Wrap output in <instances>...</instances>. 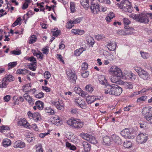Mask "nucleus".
Returning a JSON list of instances; mask_svg holds the SVG:
<instances>
[{
  "instance_id": "1",
  "label": "nucleus",
  "mask_w": 152,
  "mask_h": 152,
  "mask_svg": "<svg viewBox=\"0 0 152 152\" xmlns=\"http://www.w3.org/2000/svg\"><path fill=\"white\" fill-rule=\"evenodd\" d=\"M104 91L106 94L119 96L122 92V89L121 87L116 85H107L105 87Z\"/></svg>"
},
{
  "instance_id": "2",
  "label": "nucleus",
  "mask_w": 152,
  "mask_h": 152,
  "mask_svg": "<svg viewBox=\"0 0 152 152\" xmlns=\"http://www.w3.org/2000/svg\"><path fill=\"white\" fill-rule=\"evenodd\" d=\"M110 71L112 74L111 78V82L113 83L119 84L121 78H122V77L121 70L116 66H113L110 69Z\"/></svg>"
},
{
  "instance_id": "3",
  "label": "nucleus",
  "mask_w": 152,
  "mask_h": 152,
  "mask_svg": "<svg viewBox=\"0 0 152 152\" xmlns=\"http://www.w3.org/2000/svg\"><path fill=\"white\" fill-rule=\"evenodd\" d=\"M148 15L143 13L134 14H132L130 17L137 21L144 23H147L149 21L147 16Z\"/></svg>"
},
{
  "instance_id": "4",
  "label": "nucleus",
  "mask_w": 152,
  "mask_h": 152,
  "mask_svg": "<svg viewBox=\"0 0 152 152\" xmlns=\"http://www.w3.org/2000/svg\"><path fill=\"white\" fill-rule=\"evenodd\" d=\"M142 113L148 122L152 124V107L147 106L142 109Z\"/></svg>"
},
{
  "instance_id": "5",
  "label": "nucleus",
  "mask_w": 152,
  "mask_h": 152,
  "mask_svg": "<svg viewBox=\"0 0 152 152\" xmlns=\"http://www.w3.org/2000/svg\"><path fill=\"white\" fill-rule=\"evenodd\" d=\"M117 5L121 9H122L124 12L131 13L132 12L133 8L129 1L125 0L122 1L120 4H117Z\"/></svg>"
},
{
  "instance_id": "6",
  "label": "nucleus",
  "mask_w": 152,
  "mask_h": 152,
  "mask_svg": "<svg viewBox=\"0 0 152 152\" xmlns=\"http://www.w3.org/2000/svg\"><path fill=\"white\" fill-rule=\"evenodd\" d=\"M66 123L68 125L76 129H80L83 126V124L80 120L76 119L73 118L68 119Z\"/></svg>"
},
{
  "instance_id": "7",
  "label": "nucleus",
  "mask_w": 152,
  "mask_h": 152,
  "mask_svg": "<svg viewBox=\"0 0 152 152\" xmlns=\"http://www.w3.org/2000/svg\"><path fill=\"white\" fill-rule=\"evenodd\" d=\"M14 77L12 75H6L2 81V84H0V88H6L9 83L14 81Z\"/></svg>"
},
{
  "instance_id": "8",
  "label": "nucleus",
  "mask_w": 152,
  "mask_h": 152,
  "mask_svg": "<svg viewBox=\"0 0 152 152\" xmlns=\"http://www.w3.org/2000/svg\"><path fill=\"white\" fill-rule=\"evenodd\" d=\"M66 73L70 81L74 84L75 83L77 77L75 72L71 69H69L66 70Z\"/></svg>"
},
{
  "instance_id": "9",
  "label": "nucleus",
  "mask_w": 152,
  "mask_h": 152,
  "mask_svg": "<svg viewBox=\"0 0 152 152\" xmlns=\"http://www.w3.org/2000/svg\"><path fill=\"white\" fill-rule=\"evenodd\" d=\"M80 136L83 138L88 141L90 143L95 144L97 143V141L96 138L91 135H90L87 134L81 133Z\"/></svg>"
},
{
  "instance_id": "10",
  "label": "nucleus",
  "mask_w": 152,
  "mask_h": 152,
  "mask_svg": "<svg viewBox=\"0 0 152 152\" xmlns=\"http://www.w3.org/2000/svg\"><path fill=\"white\" fill-rule=\"evenodd\" d=\"M136 77V76L133 74L131 71H126L124 73L122 72V78L123 79L131 80L132 81L134 80Z\"/></svg>"
},
{
  "instance_id": "11",
  "label": "nucleus",
  "mask_w": 152,
  "mask_h": 152,
  "mask_svg": "<svg viewBox=\"0 0 152 152\" xmlns=\"http://www.w3.org/2000/svg\"><path fill=\"white\" fill-rule=\"evenodd\" d=\"M132 129L130 128H125L121 132V135L125 138H131L132 137Z\"/></svg>"
},
{
  "instance_id": "12",
  "label": "nucleus",
  "mask_w": 152,
  "mask_h": 152,
  "mask_svg": "<svg viewBox=\"0 0 152 152\" xmlns=\"http://www.w3.org/2000/svg\"><path fill=\"white\" fill-rule=\"evenodd\" d=\"M27 114L30 118L33 119L36 122L40 120L41 119L40 115L38 113H32L31 111H29Z\"/></svg>"
},
{
  "instance_id": "13",
  "label": "nucleus",
  "mask_w": 152,
  "mask_h": 152,
  "mask_svg": "<svg viewBox=\"0 0 152 152\" xmlns=\"http://www.w3.org/2000/svg\"><path fill=\"white\" fill-rule=\"evenodd\" d=\"M75 102L76 105L82 109H85L86 107L84 101L80 97L75 98Z\"/></svg>"
},
{
  "instance_id": "14",
  "label": "nucleus",
  "mask_w": 152,
  "mask_h": 152,
  "mask_svg": "<svg viewBox=\"0 0 152 152\" xmlns=\"http://www.w3.org/2000/svg\"><path fill=\"white\" fill-rule=\"evenodd\" d=\"M148 137L146 134H144L142 133L140 134L137 136V141L140 144L144 143L147 140Z\"/></svg>"
},
{
  "instance_id": "15",
  "label": "nucleus",
  "mask_w": 152,
  "mask_h": 152,
  "mask_svg": "<svg viewBox=\"0 0 152 152\" xmlns=\"http://www.w3.org/2000/svg\"><path fill=\"white\" fill-rule=\"evenodd\" d=\"M126 29L125 31L123 30H119L117 31V33L120 35H131L133 34V32L131 31L129 32H128V31L134 30V28L132 27H129L128 29Z\"/></svg>"
},
{
  "instance_id": "16",
  "label": "nucleus",
  "mask_w": 152,
  "mask_h": 152,
  "mask_svg": "<svg viewBox=\"0 0 152 152\" xmlns=\"http://www.w3.org/2000/svg\"><path fill=\"white\" fill-rule=\"evenodd\" d=\"M18 124L19 126H23L26 128H30L31 126L29 125V123L27 121L26 119L21 118L18 122Z\"/></svg>"
},
{
  "instance_id": "17",
  "label": "nucleus",
  "mask_w": 152,
  "mask_h": 152,
  "mask_svg": "<svg viewBox=\"0 0 152 152\" xmlns=\"http://www.w3.org/2000/svg\"><path fill=\"white\" fill-rule=\"evenodd\" d=\"M91 6H90V8L92 12L94 14H96L97 12L100 11V7H99V4H97L93 2H91Z\"/></svg>"
},
{
  "instance_id": "18",
  "label": "nucleus",
  "mask_w": 152,
  "mask_h": 152,
  "mask_svg": "<svg viewBox=\"0 0 152 152\" xmlns=\"http://www.w3.org/2000/svg\"><path fill=\"white\" fill-rule=\"evenodd\" d=\"M25 146V143L20 140L15 141L13 144V147L15 148H24Z\"/></svg>"
},
{
  "instance_id": "19",
  "label": "nucleus",
  "mask_w": 152,
  "mask_h": 152,
  "mask_svg": "<svg viewBox=\"0 0 152 152\" xmlns=\"http://www.w3.org/2000/svg\"><path fill=\"white\" fill-rule=\"evenodd\" d=\"M23 96L30 105L34 104V99L27 93L24 94Z\"/></svg>"
},
{
  "instance_id": "20",
  "label": "nucleus",
  "mask_w": 152,
  "mask_h": 152,
  "mask_svg": "<svg viewBox=\"0 0 152 152\" xmlns=\"http://www.w3.org/2000/svg\"><path fill=\"white\" fill-rule=\"evenodd\" d=\"M139 75L141 78L144 80H147L149 79L150 77V76L148 73L144 69H143L141 72L139 74Z\"/></svg>"
},
{
  "instance_id": "21",
  "label": "nucleus",
  "mask_w": 152,
  "mask_h": 152,
  "mask_svg": "<svg viewBox=\"0 0 152 152\" xmlns=\"http://www.w3.org/2000/svg\"><path fill=\"white\" fill-rule=\"evenodd\" d=\"M81 145L83 147L85 152H88L90 150L91 145L87 142H83L82 143Z\"/></svg>"
},
{
  "instance_id": "22",
  "label": "nucleus",
  "mask_w": 152,
  "mask_h": 152,
  "mask_svg": "<svg viewBox=\"0 0 152 152\" xmlns=\"http://www.w3.org/2000/svg\"><path fill=\"white\" fill-rule=\"evenodd\" d=\"M107 48L110 51H113L116 48V43L115 42L114 43L111 42H108L107 45Z\"/></svg>"
},
{
  "instance_id": "23",
  "label": "nucleus",
  "mask_w": 152,
  "mask_h": 152,
  "mask_svg": "<svg viewBox=\"0 0 152 152\" xmlns=\"http://www.w3.org/2000/svg\"><path fill=\"white\" fill-rule=\"evenodd\" d=\"M99 80L101 84L105 86L107 85H109L107 82V80L106 79L105 77L103 75H101L99 76Z\"/></svg>"
},
{
  "instance_id": "24",
  "label": "nucleus",
  "mask_w": 152,
  "mask_h": 152,
  "mask_svg": "<svg viewBox=\"0 0 152 152\" xmlns=\"http://www.w3.org/2000/svg\"><path fill=\"white\" fill-rule=\"evenodd\" d=\"M54 104L58 110H62L64 109V104L62 102L59 101L56 102L54 103Z\"/></svg>"
},
{
  "instance_id": "25",
  "label": "nucleus",
  "mask_w": 152,
  "mask_h": 152,
  "mask_svg": "<svg viewBox=\"0 0 152 152\" xmlns=\"http://www.w3.org/2000/svg\"><path fill=\"white\" fill-rule=\"evenodd\" d=\"M3 145L5 147H7L11 144V141L8 139H5L3 140L2 142Z\"/></svg>"
},
{
  "instance_id": "26",
  "label": "nucleus",
  "mask_w": 152,
  "mask_h": 152,
  "mask_svg": "<svg viewBox=\"0 0 152 152\" xmlns=\"http://www.w3.org/2000/svg\"><path fill=\"white\" fill-rule=\"evenodd\" d=\"M35 105L39 110L43 109L44 106V103L40 101H37L35 103Z\"/></svg>"
},
{
  "instance_id": "27",
  "label": "nucleus",
  "mask_w": 152,
  "mask_h": 152,
  "mask_svg": "<svg viewBox=\"0 0 152 152\" xmlns=\"http://www.w3.org/2000/svg\"><path fill=\"white\" fill-rule=\"evenodd\" d=\"M114 142L118 144H121L122 142L121 139L118 136L116 135H113L112 137Z\"/></svg>"
},
{
  "instance_id": "28",
  "label": "nucleus",
  "mask_w": 152,
  "mask_h": 152,
  "mask_svg": "<svg viewBox=\"0 0 152 152\" xmlns=\"http://www.w3.org/2000/svg\"><path fill=\"white\" fill-rule=\"evenodd\" d=\"M85 48H83V47L77 49L75 51L74 54L76 56H79L85 50Z\"/></svg>"
},
{
  "instance_id": "29",
  "label": "nucleus",
  "mask_w": 152,
  "mask_h": 152,
  "mask_svg": "<svg viewBox=\"0 0 152 152\" xmlns=\"http://www.w3.org/2000/svg\"><path fill=\"white\" fill-rule=\"evenodd\" d=\"M123 22L124 26V28L125 29H128V25L130 23V20L127 18H124L123 19Z\"/></svg>"
},
{
  "instance_id": "30",
  "label": "nucleus",
  "mask_w": 152,
  "mask_h": 152,
  "mask_svg": "<svg viewBox=\"0 0 152 152\" xmlns=\"http://www.w3.org/2000/svg\"><path fill=\"white\" fill-rule=\"evenodd\" d=\"M31 87L30 84H26L23 86L22 90L23 91L26 93L27 92L29 91V89Z\"/></svg>"
},
{
  "instance_id": "31",
  "label": "nucleus",
  "mask_w": 152,
  "mask_h": 152,
  "mask_svg": "<svg viewBox=\"0 0 152 152\" xmlns=\"http://www.w3.org/2000/svg\"><path fill=\"white\" fill-rule=\"evenodd\" d=\"M29 71L26 69H19L17 71V73L19 74H22L25 75L26 73H29Z\"/></svg>"
},
{
  "instance_id": "32",
  "label": "nucleus",
  "mask_w": 152,
  "mask_h": 152,
  "mask_svg": "<svg viewBox=\"0 0 152 152\" xmlns=\"http://www.w3.org/2000/svg\"><path fill=\"white\" fill-rule=\"evenodd\" d=\"M37 39V38L35 35H33L31 36L29 40L28 41V43L30 44H33L35 43Z\"/></svg>"
},
{
  "instance_id": "33",
  "label": "nucleus",
  "mask_w": 152,
  "mask_h": 152,
  "mask_svg": "<svg viewBox=\"0 0 152 152\" xmlns=\"http://www.w3.org/2000/svg\"><path fill=\"white\" fill-rule=\"evenodd\" d=\"M86 40L87 41L88 43L91 45H93L94 44V40L93 38L91 37H87L86 38Z\"/></svg>"
},
{
  "instance_id": "34",
  "label": "nucleus",
  "mask_w": 152,
  "mask_h": 152,
  "mask_svg": "<svg viewBox=\"0 0 152 152\" xmlns=\"http://www.w3.org/2000/svg\"><path fill=\"white\" fill-rule=\"evenodd\" d=\"M94 97L93 96H88L86 99V102L88 104H91L94 102Z\"/></svg>"
},
{
  "instance_id": "35",
  "label": "nucleus",
  "mask_w": 152,
  "mask_h": 152,
  "mask_svg": "<svg viewBox=\"0 0 152 152\" xmlns=\"http://www.w3.org/2000/svg\"><path fill=\"white\" fill-rule=\"evenodd\" d=\"M124 85L126 89H132L133 87V83L131 82H125Z\"/></svg>"
},
{
  "instance_id": "36",
  "label": "nucleus",
  "mask_w": 152,
  "mask_h": 152,
  "mask_svg": "<svg viewBox=\"0 0 152 152\" xmlns=\"http://www.w3.org/2000/svg\"><path fill=\"white\" fill-rule=\"evenodd\" d=\"M25 58L27 60L32 62V63H33V64H36L37 63L36 59L33 56H31L30 57H26Z\"/></svg>"
},
{
  "instance_id": "37",
  "label": "nucleus",
  "mask_w": 152,
  "mask_h": 152,
  "mask_svg": "<svg viewBox=\"0 0 152 152\" xmlns=\"http://www.w3.org/2000/svg\"><path fill=\"white\" fill-rule=\"evenodd\" d=\"M21 19L20 17L18 18L17 20L14 22L12 25V27H14L18 24L20 25L21 23H20Z\"/></svg>"
},
{
  "instance_id": "38",
  "label": "nucleus",
  "mask_w": 152,
  "mask_h": 152,
  "mask_svg": "<svg viewBox=\"0 0 152 152\" xmlns=\"http://www.w3.org/2000/svg\"><path fill=\"white\" fill-rule=\"evenodd\" d=\"M36 152H43L42 144H39L36 146Z\"/></svg>"
},
{
  "instance_id": "39",
  "label": "nucleus",
  "mask_w": 152,
  "mask_h": 152,
  "mask_svg": "<svg viewBox=\"0 0 152 152\" xmlns=\"http://www.w3.org/2000/svg\"><path fill=\"white\" fill-rule=\"evenodd\" d=\"M103 140L104 143L103 144H108L110 142V139L108 137L106 136L104 137Z\"/></svg>"
},
{
  "instance_id": "40",
  "label": "nucleus",
  "mask_w": 152,
  "mask_h": 152,
  "mask_svg": "<svg viewBox=\"0 0 152 152\" xmlns=\"http://www.w3.org/2000/svg\"><path fill=\"white\" fill-rule=\"evenodd\" d=\"M17 64V62L16 61L11 62L9 63L8 64L9 69L15 67Z\"/></svg>"
},
{
  "instance_id": "41",
  "label": "nucleus",
  "mask_w": 152,
  "mask_h": 152,
  "mask_svg": "<svg viewBox=\"0 0 152 152\" xmlns=\"http://www.w3.org/2000/svg\"><path fill=\"white\" fill-rule=\"evenodd\" d=\"M86 91L88 92H92L94 90L92 86L91 85H87L85 87Z\"/></svg>"
},
{
  "instance_id": "42",
  "label": "nucleus",
  "mask_w": 152,
  "mask_h": 152,
  "mask_svg": "<svg viewBox=\"0 0 152 152\" xmlns=\"http://www.w3.org/2000/svg\"><path fill=\"white\" fill-rule=\"evenodd\" d=\"M45 111L47 113L50 114L51 115L53 114L54 113V110L50 107H47L45 109Z\"/></svg>"
},
{
  "instance_id": "43",
  "label": "nucleus",
  "mask_w": 152,
  "mask_h": 152,
  "mask_svg": "<svg viewBox=\"0 0 152 152\" xmlns=\"http://www.w3.org/2000/svg\"><path fill=\"white\" fill-rule=\"evenodd\" d=\"M10 129V128L8 126H0V132H4L5 130H9Z\"/></svg>"
},
{
  "instance_id": "44",
  "label": "nucleus",
  "mask_w": 152,
  "mask_h": 152,
  "mask_svg": "<svg viewBox=\"0 0 152 152\" xmlns=\"http://www.w3.org/2000/svg\"><path fill=\"white\" fill-rule=\"evenodd\" d=\"M74 26V24L73 22V21L72 20H70L67 23V24L66 25V27L68 29H70L72 28Z\"/></svg>"
},
{
  "instance_id": "45",
  "label": "nucleus",
  "mask_w": 152,
  "mask_h": 152,
  "mask_svg": "<svg viewBox=\"0 0 152 152\" xmlns=\"http://www.w3.org/2000/svg\"><path fill=\"white\" fill-rule=\"evenodd\" d=\"M140 53L141 56L144 59H147L149 57L148 54L147 53L140 51Z\"/></svg>"
},
{
  "instance_id": "46",
  "label": "nucleus",
  "mask_w": 152,
  "mask_h": 152,
  "mask_svg": "<svg viewBox=\"0 0 152 152\" xmlns=\"http://www.w3.org/2000/svg\"><path fill=\"white\" fill-rule=\"evenodd\" d=\"M124 146L126 148H129L131 147L132 143L130 141L124 142Z\"/></svg>"
},
{
  "instance_id": "47",
  "label": "nucleus",
  "mask_w": 152,
  "mask_h": 152,
  "mask_svg": "<svg viewBox=\"0 0 152 152\" xmlns=\"http://www.w3.org/2000/svg\"><path fill=\"white\" fill-rule=\"evenodd\" d=\"M70 9L71 12L74 13L75 11V7L74 3H70Z\"/></svg>"
},
{
  "instance_id": "48",
  "label": "nucleus",
  "mask_w": 152,
  "mask_h": 152,
  "mask_svg": "<svg viewBox=\"0 0 152 152\" xmlns=\"http://www.w3.org/2000/svg\"><path fill=\"white\" fill-rule=\"evenodd\" d=\"M35 97L38 99L43 98L44 96V94L42 92H40L37 94L35 95Z\"/></svg>"
},
{
  "instance_id": "49",
  "label": "nucleus",
  "mask_w": 152,
  "mask_h": 152,
  "mask_svg": "<svg viewBox=\"0 0 152 152\" xmlns=\"http://www.w3.org/2000/svg\"><path fill=\"white\" fill-rule=\"evenodd\" d=\"M53 118L54 119V120H56L55 123L58 126H59L61 125L60 121L59 120V118L58 116H56L55 117H54Z\"/></svg>"
},
{
  "instance_id": "50",
  "label": "nucleus",
  "mask_w": 152,
  "mask_h": 152,
  "mask_svg": "<svg viewBox=\"0 0 152 152\" xmlns=\"http://www.w3.org/2000/svg\"><path fill=\"white\" fill-rule=\"evenodd\" d=\"M95 39L98 40H102L105 38V37L102 35L98 34L95 36Z\"/></svg>"
},
{
  "instance_id": "51",
  "label": "nucleus",
  "mask_w": 152,
  "mask_h": 152,
  "mask_svg": "<svg viewBox=\"0 0 152 152\" xmlns=\"http://www.w3.org/2000/svg\"><path fill=\"white\" fill-rule=\"evenodd\" d=\"M35 64H33V63H30L28 66V68L32 71H35L36 68L34 66V65Z\"/></svg>"
},
{
  "instance_id": "52",
  "label": "nucleus",
  "mask_w": 152,
  "mask_h": 152,
  "mask_svg": "<svg viewBox=\"0 0 152 152\" xmlns=\"http://www.w3.org/2000/svg\"><path fill=\"white\" fill-rule=\"evenodd\" d=\"M88 64L87 63L84 62L82 65V69L83 70H85L88 68Z\"/></svg>"
},
{
  "instance_id": "53",
  "label": "nucleus",
  "mask_w": 152,
  "mask_h": 152,
  "mask_svg": "<svg viewBox=\"0 0 152 152\" xmlns=\"http://www.w3.org/2000/svg\"><path fill=\"white\" fill-rule=\"evenodd\" d=\"M49 50V49L48 47H46L45 48H43L42 50L43 53L46 55L48 53Z\"/></svg>"
},
{
  "instance_id": "54",
  "label": "nucleus",
  "mask_w": 152,
  "mask_h": 152,
  "mask_svg": "<svg viewBox=\"0 0 152 152\" xmlns=\"http://www.w3.org/2000/svg\"><path fill=\"white\" fill-rule=\"evenodd\" d=\"M44 77L47 79H49L51 77L50 73L48 71H46L44 73Z\"/></svg>"
},
{
  "instance_id": "55",
  "label": "nucleus",
  "mask_w": 152,
  "mask_h": 152,
  "mask_svg": "<svg viewBox=\"0 0 152 152\" xmlns=\"http://www.w3.org/2000/svg\"><path fill=\"white\" fill-rule=\"evenodd\" d=\"M11 99V96L10 95H7L4 96L3 99L4 100V102H9Z\"/></svg>"
},
{
  "instance_id": "56",
  "label": "nucleus",
  "mask_w": 152,
  "mask_h": 152,
  "mask_svg": "<svg viewBox=\"0 0 152 152\" xmlns=\"http://www.w3.org/2000/svg\"><path fill=\"white\" fill-rule=\"evenodd\" d=\"M147 99V96H143L138 98L137 99V102H139L140 101H145Z\"/></svg>"
},
{
  "instance_id": "57",
  "label": "nucleus",
  "mask_w": 152,
  "mask_h": 152,
  "mask_svg": "<svg viewBox=\"0 0 152 152\" xmlns=\"http://www.w3.org/2000/svg\"><path fill=\"white\" fill-rule=\"evenodd\" d=\"M80 96H82L83 97H87V95H88L86 92L81 90V91L80 92Z\"/></svg>"
},
{
  "instance_id": "58",
  "label": "nucleus",
  "mask_w": 152,
  "mask_h": 152,
  "mask_svg": "<svg viewBox=\"0 0 152 152\" xmlns=\"http://www.w3.org/2000/svg\"><path fill=\"white\" fill-rule=\"evenodd\" d=\"M13 99L15 101L13 102L14 105L18 104L19 103V99L16 96H14L13 97Z\"/></svg>"
},
{
  "instance_id": "59",
  "label": "nucleus",
  "mask_w": 152,
  "mask_h": 152,
  "mask_svg": "<svg viewBox=\"0 0 152 152\" xmlns=\"http://www.w3.org/2000/svg\"><path fill=\"white\" fill-rule=\"evenodd\" d=\"M42 55H43L42 53L40 51H39L38 53V54L37 56V59L39 60H42Z\"/></svg>"
},
{
  "instance_id": "60",
  "label": "nucleus",
  "mask_w": 152,
  "mask_h": 152,
  "mask_svg": "<svg viewBox=\"0 0 152 152\" xmlns=\"http://www.w3.org/2000/svg\"><path fill=\"white\" fill-rule=\"evenodd\" d=\"M81 88L78 87H75L74 88V91L76 93L80 94V92L81 91Z\"/></svg>"
},
{
  "instance_id": "61",
  "label": "nucleus",
  "mask_w": 152,
  "mask_h": 152,
  "mask_svg": "<svg viewBox=\"0 0 152 152\" xmlns=\"http://www.w3.org/2000/svg\"><path fill=\"white\" fill-rule=\"evenodd\" d=\"M89 1H86L84 3V4H81V5L84 8L86 9H88L89 7Z\"/></svg>"
},
{
  "instance_id": "62",
  "label": "nucleus",
  "mask_w": 152,
  "mask_h": 152,
  "mask_svg": "<svg viewBox=\"0 0 152 152\" xmlns=\"http://www.w3.org/2000/svg\"><path fill=\"white\" fill-rule=\"evenodd\" d=\"M89 75V72L87 71H85L84 72L82 73L81 75L83 78L87 77Z\"/></svg>"
},
{
  "instance_id": "63",
  "label": "nucleus",
  "mask_w": 152,
  "mask_h": 152,
  "mask_svg": "<svg viewBox=\"0 0 152 152\" xmlns=\"http://www.w3.org/2000/svg\"><path fill=\"white\" fill-rule=\"evenodd\" d=\"M42 89L46 92H49L50 91V89L47 86H42Z\"/></svg>"
},
{
  "instance_id": "64",
  "label": "nucleus",
  "mask_w": 152,
  "mask_h": 152,
  "mask_svg": "<svg viewBox=\"0 0 152 152\" xmlns=\"http://www.w3.org/2000/svg\"><path fill=\"white\" fill-rule=\"evenodd\" d=\"M81 20V18H78L74 19V20H72V21H73V22L74 24L79 23L80 22Z\"/></svg>"
}]
</instances>
